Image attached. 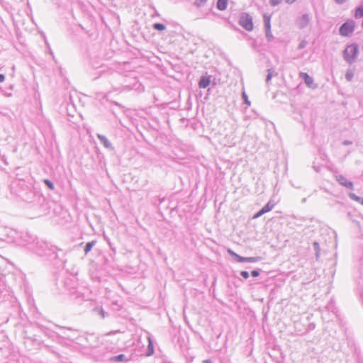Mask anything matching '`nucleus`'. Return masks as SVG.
<instances>
[{"label": "nucleus", "instance_id": "4", "mask_svg": "<svg viewBox=\"0 0 363 363\" xmlns=\"http://www.w3.org/2000/svg\"><path fill=\"white\" fill-rule=\"evenodd\" d=\"M229 252L230 255L234 256L236 258L237 261L239 262H255L258 260L257 257H242L230 250H229Z\"/></svg>", "mask_w": 363, "mask_h": 363}, {"label": "nucleus", "instance_id": "24", "mask_svg": "<svg viewBox=\"0 0 363 363\" xmlns=\"http://www.w3.org/2000/svg\"><path fill=\"white\" fill-rule=\"evenodd\" d=\"M99 138L101 141L106 140V138H105L104 136L99 135Z\"/></svg>", "mask_w": 363, "mask_h": 363}, {"label": "nucleus", "instance_id": "17", "mask_svg": "<svg viewBox=\"0 0 363 363\" xmlns=\"http://www.w3.org/2000/svg\"><path fill=\"white\" fill-rule=\"evenodd\" d=\"M269 1L272 5L276 6L280 4L282 1V0H269Z\"/></svg>", "mask_w": 363, "mask_h": 363}, {"label": "nucleus", "instance_id": "13", "mask_svg": "<svg viewBox=\"0 0 363 363\" xmlns=\"http://www.w3.org/2000/svg\"><path fill=\"white\" fill-rule=\"evenodd\" d=\"M350 197L352 200H354V201H357V202L360 203L362 205H363V199H362V198H360V197L357 196V195H355L354 194L351 193V194H350Z\"/></svg>", "mask_w": 363, "mask_h": 363}, {"label": "nucleus", "instance_id": "1", "mask_svg": "<svg viewBox=\"0 0 363 363\" xmlns=\"http://www.w3.org/2000/svg\"><path fill=\"white\" fill-rule=\"evenodd\" d=\"M239 24L247 31H252L254 28L252 17L247 13L240 16Z\"/></svg>", "mask_w": 363, "mask_h": 363}, {"label": "nucleus", "instance_id": "11", "mask_svg": "<svg viewBox=\"0 0 363 363\" xmlns=\"http://www.w3.org/2000/svg\"><path fill=\"white\" fill-rule=\"evenodd\" d=\"M354 16H355V18H362V17H363V5L359 6L355 10Z\"/></svg>", "mask_w": 363, "mask_h": 363}, {"label": "nucleus", "instance_id": "8", "mask_svg": "<svg viewBox=\"0 0 363 363\" xmlns=\"http://www.w3.org/2000/svg\"><path fill=\"white\" fill-rule=\"evenodd\" d=\"M210 83H211V79L209 77H206V76L201 77L199 80V88L205 89L208 86H209Z\"/></svg>", "mask_w": 363, "mask_h": 363}, {"label": "nucleus", "instance_id": "2", "mask_svg": "<svg viewBox=\"0 0 363 363\" xmlns=\"http://www.w3.org/2000/svg\"><path fill=\"white\" fill-rule=\"evenodd\" d=\"M355 22L352 20H348L340 28V34L342 36H348L354 30Z\"/></svg>", "mask_w": 363, "mask_h": 363}, {"label": "nucleus", "instance_id": "20", "mask_svg": "<svg viewBox=\"0 0 363 363\" xmlns=\"http://www.w3.org/2000/svg\"><path fill=\"white\" fill-rule=\"evenodd\" d=\"M251 274H252V275L253 277H258V276H259V272H258V271H257V270H253V271L252 272V273H251Z\"/></svg>", "mask_w": 363, "mask_h": 363}, {"label": "nucleus", "instance_id": "7", "mask_svg": "<svg viewBox=\"0 0 363 363\" xmlns=\"http://www.w3.org/2000/svg\"><path fill=\"white\" fill-rule=\"evenodd\" d=\"M337 181L342 185L345 186L348 189L353 188V184L351 182L347 181V179L342 175H339L337 177Z\"/></svg>", "mask_w": 363, "mask_h": 363}, {"label": "nucleus", "instance_id": "23", "mask_svg": "<svg viewBox=\"0 0 363 363\" xmlns=\"http://www.w3.org/2000/svg\"><path fill=\"white\" fill-rule=\"evenodd\" d=\"M337 4H342L345 2L346 0H335Z\"/></svg>", "mask_w": 363, "mask_h": 363}, {"label": "nucleus", "instance_id": "3", "mask_svg": "<svg viewBox=\"0 0 363 363\" xmlns=\"http://www.w3.org/2000/svg\"><path fill=\"white\" fill-rule=\"evenodd\" d=\"M358 52V46L355 44L348 45L344 52V56L346 60L351 61L354 59Z\"/></svg>", "mask_w": 363, "mask_h": 363}, {"label": "nucleus", "instance_id": "6", "mask_svg": "<svg viewBox=\"0 0 363 363\" xmlns=\"http://www.w3.org/2000/svg\"><path fill=\"white\" fill-rule=\"evenodd\" d=\"M274 208V204L270 202L267 203L257 214L254 216V218H257L265 213L270 211Z\"/></svg>", "mask_w": 363, "mask_h": 363}, {"label": "nucleus", "instance_id": "12", "mask_svg": "<svg viewBox=\"0 0 363 363\" xmlns=\"http://www.w3.org/2000/svg\"><path fill=\"white\" fill-rule=\"evenodd\" d=\"M148 342H149V344H148V352H147V355L148 356H150L152 355L153 353H154V347H153V344L152 342V340L150 338H148Z\"/></svg>", "mask_w": 363, "mask_h": 363}, {"label": "nucleus", "instance_id": "14", "mask_svg": "<svg viewBox=\"0 0 363 363\" xmlns=\"http://www.w3.org/2000/svg\"><path fill=\"white\" fill-rule=\"evenodd\" d=\"M153 27L155 29L161 31L165 29V26L162 23H155Z\"/></svg>", "mask_w": 363, "mask_h": 363}, {"label": "nucleus", "instance_id": "18", "mask_svg": "<svg viewBox=\"0 0 363 363\" xmlns=\"http://www.w3.org/2000/svg\"><path fill=\"white\" fill-rule=\"evenodd\" d=\"M241 275L245 279H247L249 277V273L246 271L241 272Z\"/></svg>", "mask_w": 363, "mask_h": 363}, {"label": "nucleus", "instance_id": "26", "mask_svg": "<svg viewBox=\"0 0 363 363\" xmlns=\"http://www.w3.org/2000/svg\"><path fill=\"white\" fill-rule=\"evenodd\" d=\"M203 363H211L210 360H204Z\"/></svg>", "mask_w": 363, "mask_h": 363}, {"label": "nucleus", "instance_id": "25", "mask_svg": "<svg viewBox=\"0 0 363 363\" xmlns=\"http://www.w3.org/2000/svg\"><path fill=\"white\" fill-rule=\"evenodd\" d=\"M296 0H286V2L289 3V4H291V3H294V1H296Z\"/></svg>", "mask_w": 363, "mask_h": 363}, {"label": "nucleus", "instance_id": "10", "mask_svg": "<svg viewBox=\"0 0 363 363\" xmlns=\"http://www.w3.org/2000/svg\"><path fill=\"white\" fill-rule=\"evenodd\" d=\"M228 6V0H218L217 1V8L220 10L223 11L225 10Z\"/></svg>", "mask_w": 363, "mask_h": 363}, {"label": "nucleus", "instance_id": "19", "mask_svg": "<svg viewBox=\"0 0 363 363\" xmlns=\"http://www.w3.org/2000/svg\"><path fill=\"white\" fill-rule=\"evenodd\" d=\"M124 356L123 354H120L115 357V359L117 361H122L123 359Z\"/></svg>", "mask_w": 363, "mask_h": 363}, {"label": "nucleus", "instance_id": "22", "mask_svg": "<svg viewBox=\"0 0 363 363\" xmlns=\"http://www.w3.org/2000/svg\"><path fill=\"white\" fill-rule=\"evenodd\" d=\"M5 77L3 74H0V82H4Z\"/></svg>", "mask_w": 363, "mask_h": 363}, {"label": "nucleus", "instance_id": "16", "mask_svg": "<svg viewBox=\"0 0 363 363\" xmlns=\"http://www.w3.org/2000/svg\"><path fill=\"white\" fill-rule=\"evenodd\" d=\"M44 182L45 184L48 186V187L51 189V190H53L54 189V184L48 179H45L44 180Z\"/></svg>", "mask_w": 363, "mask_h": 363}, {"label": "nucleus", "instance_id": "15", "mask_svg": "<svg viewBox=\"0 0 363 363\" xmlns=\"http://www.w3.org/2000/svg\"><path fill=\"white\" fill-rule=\"evenodd\" d=\"M94 243L92 242H88L85 247V252L86 253H88L92 248V247L94 246Z\"/></svg>", "mask_w": 363, "mask_h": 363}, {"label": "nucleus", "instance_id": "21", "mask_svg": "<svg viewBox=\"0 0 363 363\" xmlns=\"http://www.w3.org/2000/svg\"><path fill=\"white\" fill-rule=\"evenodd\" d=\"M352 78V73H347V79L348 80H351Z\"/></svg>", "mask_w": 363, "mask_h": 363}, {"label": "nucleus", "instance_id": "9", "mask_svg": "<svg viewBox=\"0 0 363 363\" xmlns=\"http://www.w3.org/2000/svg\"><path fill=\"white\" fill-rule=\"evenodd\" d=\"M264 26H265L266 30H267V36L269 37V36H271V33H270V29H271L270 16L264 15Z\"/></svg>", "mask_w": 363, "mask_h": 363}, {"label": "nucleus", "instance_id": "5", "mask_svg": "<svg viewBox=\"0 0 363 363\" xmlns=\"http://www.w3.org/2000/svg\"><path fill=\"white\" fill-rule=\"evenodd\" d=\"M300 75L302 77V79L304 80V82H305L306 84L308 86V87L312 88V89L315 87V84L313 82V78L311 77H310L307 73L301 72L300 74Z\"/></svg>", "mask_w": 363, "mask_h": 363}]
</instances>
